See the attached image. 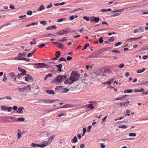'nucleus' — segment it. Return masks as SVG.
Masks as SVG:
<instances>
[{"label":"nucleus","mask_w":148,"mask_h":148,"mask_svg":"<svg viewBox=\"0 0 148 148\" xmlns=\"http://www.w3.org/2000/svg\"><path fill=\"white\" fill-rule=\"evenodd\" d=\"M79 77L78 74L74 71H73L72 72L70 78H67L64 81V83L65 84H71L74 82L76 81Z\"/></svg>","instance_id":"obj_1"},{"label":"nucleus","mask_w":148,"mask_h":148,"mask_svg":"<svg viewBox=\"0 0 148 148\" xmlns=\"http://www.w3.org/2000/svg\"><path fill=\"white\" fill-rule=\"evenodd\" d=\"M66 76L64 75H60L57 77L54 80L55 82L60 83L62 82V79L66 78Z\"/></svg>","instance_id":"obj_2"},{"label":"nucleus","mask_w":148,"mask_h":148,"mask_svg":"<svg viewBox=\"0 0 148 148\" xmlns=\"http://www.w3.org/2000/svg\"><path fill=\"white\" fill-rule=\"evenodd\" d=\"M47 66L46 64L44 63H38L34 64V67L36 69H39L44 67Z\"/></svg>","instance_id":"obj_3"},{"label":"nucleus","mask_w":148,"mask_h":148,"mask_svg":"<svg viewBox=\"0 0 148 148\" xmlns=\"http://www.w3.org/2000/svg\"><path fill=\"white\" fill-rule=\"evenodd\" d=\"M130 103L129 101H122L119 103V106L121 107L124 106V107L127 106Z\"/></svg>","instance_id":"obj_4"},{"label":"nucleus","mask_w":148,"mask_h":148,"mask_svg":"<svg viewBox=\"0 0 148 148\" xmlns=\"http://www.w3.org/2000/svg\"><path fill=\"white\" fill-rule=\"evenodd\" d=\"M100 20L99 17H93L91 18L90 21L91 22H95L96 23H98Z\"/></svg>","instance_id":"obj_5"},{"label":"nucleus","mask_w":148,"mask_h":148,"mask_svg":"<svg viewBox=\"0 0 148 148\" xmlns=\"http://www.w3.org/2000/svg\"><path fill=\"white\" fill-rule=\"evenodd\" d=\"M8 74L9 75L10 77L12 79H14L16 82H17L16 80V76L13 73L11 72L9 73Z\"/></svg>","instance_id":"obj_6"},{"label":"nucleus","mask_w":148,"mask_h":148,"mask_svg":"<svg viewBox=\"0 0 148 148\" xmlns=\"http://www.w3.org/2000/svg\"><path fill=\"white\" fill-rule=\"evenodd\" d=\"M26 76L25 77V80L27 82H29L31 81H32L33 80V79L32 78V77L31 76L29 75H26Z\"/></svg>","instance_id":"obj_7"},{"label":"nucleus","mask_w":148,"mask_h":148,"mask_svg":"<svg viewBox=\"0 0 148 148\" xmlns=\"http://www.w3.org/2000/svg\"><path fill=\"white\" fill-rule=\"evenodd\" d=\"M142 37V36L139 37H138L134 38H128V39H127V40H126V41H129L130 42H132L134 41L136 39H139Z\"/></svg>","instance_id":"obj_8"},{"label":"nucleus","mask_w":148,"mask_h":148,"mask_svg":"<svg viewBox=\"0 0 148 148\" xmlns=\"http://www.w3.org/2000/svg\"><path fill=\"white\" fill-rule=\"evenodd\" d=\"M23 89L26 91H30L31 90L30 85H29L25 86L23 88Z\"/></svg>","instance_id":"obj_9"},{"label":"nucleus","mask_w":148,"mask_h":148,"mask_svg":"<svg viewBox=\"0 0 148 148\" xmlns=\"http://www.w3.org/2000/svg\"><path fill=\"white\" fill-rule=\"evenodd\" d=\"M24 108L23 107H19L18 109L16 110L17 112L18 113H23Z\"/></svg>","instance_id":"obj_10"},{"label":"nucleus","mask_w":148,"mask_h":148,"mask_svg":"<svg viewBox=\"0 0 148 148\" xmlns=\"http://www.w3.org/2000/svg\"><path fill=\"white\" fill-rule=\"evenodd\" d=\"M41 147H43L47 145L48 142L47 141H44L40 143Z\"/></svg>","instance_id":"obj_11"},{"label":"nucleus","mask_w":148,"mask_h":148,"mask_svg":"<svg viewBox=\"0 0 148 148\" xmlns=\"http://www.w3.org/2000/svg\"><path fill=\"white\" fill-rule=\"evenodd\" d=\"M57 27L56 25L51 26L47 27L46 28V30H51L52 29H56Z\"/></svg>","instance_id":"obj_12"},{"label":"nucleus","mask_w":148,"mask_h":148,"mask_svg":"<svg viewBox=\"0 0 148 148\" xmlns=\"http://www.w3.org/2000/svg\"><path fill=\"white\" fill-rule=\"evenodd\" d=\"M92 103L88 104L86 105V107L89 108H90V110H92L95 108V107L92 106Z\"/></svg>","instance_id":"obj_13"},{"label":"nucleus","mask_w":148,"mask_h":148,"mask_svg":"<svg viewBox=\"0 0 148 148\" xmlns=\"http://www.w3.org/2000/svg\"><path fill=\"white\" fill-rule=\"evenodd\" d=\"M56 66L58 69L57 70L58 71L60 72L62 71L61 69L62 67V65L61 64L56 65Z\"/></svg>","instance_id":"obj_14"},{"label":"nucleus","mask_w":148,"mask_h":148,"mask_svg":"<svg viewBox=\"0 0 148 148\" xmlns=\"http://www.w3.org/2000/svg\"><path fill=\"white\" fill-rule=\"evenodd\" d=\"M45 91L46 92L48 93L49 95H53L55 94L54 91L53 90H46Z\"/></svg>","instance_id":"obj_15"},{"label":"nucleus","mask_w":148,"mask_h":148,"mask_svg":"<svg viewBox=\"0 0 148 148\" xmlns=\"http://www.w3.org/2000/svg\"><path fill=\"white\" fill-rule=\"evenodd\" d=\"M103 71V70H99L98 71V75H102L103 76H106V75L105 74H104Z\"/></svg>","instance_id":"obj_16"},{"label":"nucleus","mask_w":148,"mask_h":148,"mask_svg":"<svg viewBox=\"0 0 148 148\" xmlns=\"http://www.w3.org/2000/svg\"><path fill=\"white\" fill-rule=\"evenodd\" d=\"M58 35H61L64 34L63 29H61L60 30L59 32L56 33Z\"/></svg>","instance_id":"obj_17"},{"label":"nucleus","mask_w":148,"mask_h":148,"mask_svg":"<svg viewBox=\"0 0 148 148\" xmlns=\"http://www.w3.org/2000/svg\"><path fill=\"white\" fill-rule=\"evenodd\" d=\"M45 7L43 5H41L37 9L38 11H41L45 9Z\"/></svg>","instance_id":"obj_18"},{"label":"nucleus","mask_w":148,"mask_h":148,"mask_svg":"<svg viewBox=\"0 0 148 148\" xmlns=\"http://www.w3.org/2000/svg\"><path fill=\"white\" fill-rule=\"evenodd\" d=\"M103 72L105 73H109L110 71V70L108 68H106L102 70Z\"/></svg>","instance_id":"obj_19"},{"label":"nucleus","mask_w":148,"mask_h":148,"mask_svg":"<svg viewBox=\"0 0 148 148\" xmlns=\"http://www.w3.org/2000/svg\"><path fill=\"white\" fill-rule=\"evenodd\" d=\"M77 141L78 140L76 136H75L71 140V142L72 143H76V142H77Z\"/></svg>","instance_id":"obj_20"},{"label":"nucleus","mask_w":148,"mask_h":148,"mask_svg":"<svg viewBox=\"0 0 148 148\" xmlns=\"http://www.w3.org/2000/svg\"><path fill=\"white\" fill-rule=\"evenodd\" d=\"M17 138H19L21 136V131L19 130L18 129L17 131Z\"/></svg>","instance_id":"obj_21"},{"label":"nucleus","mask_w":148,"mask_h":148,"mask_svg":"<svg viewBox=\"0 0 148 148\" xmlns=\"http://www.w3.org/2000/svg\"><path fill=\"white\" fill-rule=\"evenodd\" d=\"M124 10V9H118L114 10H113L112 11V12L113 13V12H123Z\"/></svg>","instance_id":"obj_22"},{"label":"nucleus","mask_w":148,"mask_h":148,"mask_svg":"<svg viewBox=\"0 0 148 148\" xmlns=\"http://www.w3.org/2000/svg\"><path fill=\"white\" fill-rule=\"evenodd\" d=\"M52 76V75L51 73H49L48 75L46 76L44 78L43 80L44 81L46 80L48 77H51Z\"/></svg>","instance_id":"obj_23"},{"label":"nucleus","mask_w":148,"mask_h":148,"mask_svg":"<svg viewBox=\"0 0 148 148\" xmlns=\"http://www.w3.org/2000/svg\"><path fill=\"white\" fill-rule=\"evenodd\" d=\"M133 92V90L132 89H127L125 90L124 92V93H130L132 92Z\"/></svg>","instance_id":"obj_24"},{"label":"nucleus","mask_w":148,"mask_h":148,"mask_svg":"<svg viewBox=\"0 0 148 148\" xmlns=\"http://www.w3.org/2000/svg\"><path fill=\"white\" fill-rule=\"evenodd\" d=\"M66 18H60V19H58V20H57V22H61L63 21H65L66 20Z\"/></svg>","instance_id":"obj_25"},{"label":"nucleus","mask_w":148,"mask_h":148,"mask_svg":"<svg viewBox=\"0 0 148 148\" xmlns=\"http://www.w3.org/2000/svg\"><path fill=\"white\" fill-rule=\"evenodd\" d=\"M95 57V54L94 53L90 54L88 57V58H93Z\"/></svg>","instance_id":"obj_26"},{"label":"nucleus","mask_w":148,"mask_h":148,"mask_svg":"<svg viewBox=\"0 0 148 148\" xmlns=\"http://www.w3.org/2000/svg\"><path fill=\"white\" fill-rule=\"evenodd\" d=\"M145 70V68H143L142 69V70H137V72L138 73H141L144 71Z\"/></svg>","instance_id":"obj_27"},{"label":"nucleus","mask_w":148,"mask_h":148,"mask_svg":"<svg viewBox=\"0 0 148 148\" xmlns=\"http://www.w3.org/2000/svg\"><path fill=\"white\" fill-rule=\"evenodd\" d=\"M36 50V49H35L33 51L32 53H29L27 55V57L29 58L32 56L33 54L34 53Z\"/></svg>","instance_id":"obj_28"},{"label":"nucleus","mask_w":148,"mask_h":148,"mask_svg":"<svg viewBox=\"0 0 148 148\" xmlns=\"http://www.w3.org/2000/svg\"><path fill=\"white\" fill-rule=\"evenodd\" d=\"M56 56L58 57V58L60 56V51H57L55 54Z\"/></svg>","instance_id":"obj_29"},{"label":"nucleus","mask_w":148,"mask_h":148,"mask_svg":"<svg viewBox=\"0 0 148 148\" xmlns=\"http://www.w3.org/2000/svg\"><path fill=\"white\" fill-rule=\"evenodd\" d=\"M67 37H64L62 38L63 39L58 40V41L61 42H64L66 40H67V39H66Z\"/></svg>","instance_id":"obj_30"},{"label":"nucleus","mask_w":148,"mask_h":148,"mask_svg":"<svg viewBox=\"0 0 148 148\" xmlns=\"http://www.w3.org/2000/svg\"><path fill=\"white\" fill-rule=\"evenodd\" d=\"M17 121H24L25 120L24 119L23 117L18 118L17 119Z\"/></svg>","instance_id":"obj_31"},{"label":"nucleus","mask_w":148,"mask_h":148,"mask_svg":"<svg viewBox=\"0 0 148 148\" xmlns=\"http://www.w3.org/2000/svg\"><path fill=\"white\" fill-rule=\"evenodd\" d=\"M21 72L22 73L21 74L22 75H26V74H25V73L26 72V71L25 70L23 69V70H22Z\"/></svg>","instance_id":"obj_32"},{"label":"nucleus","mask_w":148,"mask_h":148,"mask_svg":"<svg viewBox=\"0 0 148 148\" xmlns=\"http://www.w3.org/2000/svg\"><path fill=\"white\" fill-rule=\"evenodd\" d=\"M69 106V105L66 104V105H64V106H63L62 107H60L57 108L56 109H58L59 108H67V107H70V106Z\"/></svg>","instance_id":"obj_33"},{"label":"nucleus","mask_w":148,"mask_h":148,"mask_svg":"<svg viewBox=\"0 0 148 148\" xmlns=\"http://www.w3.org/2000/svg\"><path fill=\"white\" fill-rule=\"evenodd\" d=\"M99 42L100 43H102L103 42V38L102 36L99 39Z\"/></svg>","instance_id":"obj_34"},{"label":"nucleus","mask_w":148,"mask_h":148,"mask_svg":"<svg viewBox=\"0 0 148 148\" xmlns=\"http://www.w3.org/2000/svg\"><path fill=\"white\" fill-rule=\"evenodd\" d=\"M58 61L59 62H61L62 61H64L65 62H66V60L63 57H61L59 59Z\"/></svg>","instance_id":"obj_35"},{"label":"nucleus","mask_w":148,"mask_h":148,"mask_svg":"<svg viewBox=\"0 0 148 148\" xmlns=\"http://www.w3.org/2000/svg\"><path fill=\"white\" fill-rule=\"evenodd\" d=\"M56 33H54L53 34L50 33L48 34L47 35H46V36H56Z\"/></svg>","instance_id":"obj_36"},{"label":"nucleus","mask_w":148,"mask_h":148,"mask_svg":"<svg viewBox=\"0 0 148 148\" xmlns=\"http://www.w3.org/2000/svg\"><path fill=\"white\" fill-rule=\"evenodd\" d=\"M136 134L135 133H131L129 134V136H133L135 137L136 136Z\"/></svg>","instance_id":"obj_37"},{"label":"nucleus","mask_w":148,"mask_h":148,"mask_svg":"<svg viewBox=\"0 0 148 148\" xmlns=\"http://www.w3.org/2000/svg\"><path fill=\"white\" fill-rule=\"evenodd\" d=\"M26 16L25 15L23 16H21L18 17V18H21L22 19H23L26 18Z\"/></svg>","instance_id":"obj_38"},{"label":"nucleus","mask_w":148,"mask_h":148,"mask_svg":"<svg viewBox=\"0 0 148 148\" xmlns=\"http://www.w3.org/2000/svg\"><path fill=\"white\" fill-rule=\"evenodd\" d=\"M26 13L28 15H31L32 14V12L31 10H28L27 11Z\"/></svg>","instance_id":"obj_39"},{"label":"nucleus","mask_w":148,"mask_h":148,"mask_svg":"<svg viewBox=\"0 0 148 148\" xmlns=\"http://www.w3.org/2000/svg\"><path fill=\"white\" fill-rule=\"evenodd\" d=\"M58 47L59 48L62 49H63L64 48L63 44L62 43H60L58 44Z\"/></svg>","instance_id":"obj_40"},{"label":"nucleus","mask_w":148,"mask_h":148,"mask_svg":"<svg viewBox=\"0 0 148 148\" xmlns=\"http://www.w3.org/2000/svg\"><path fill=\"white\" fill-rule=\"evenodd\" d=\"M114 37H112L110 38L108 40V41L109 42H112L114 41Z\"/></svg>","instance_id":"obj_41"},{"label":"nucleus","mask_w":148,"mask_h":148,"mask_svg":"<svg viewBox=\"0 0 148 148\" xmlns=\"http://www.w3.org/2000/svg\"><path fill=\"white\" fill-rule=\"evenodd\" d=\"M55 137V136L53 135L51 137H49V142H51L52 140Z\"/></svg>","instance_id":"obj_42"},{"label":"nucleus","mask_w":148,"mask_h":148,"mask_svg":"<svg viewBox=\"0 0 148 148\" xmlns=\"http://www.w3.org/2000/svg\"><path fill=\"white\" fill-rule=\"evenodd\" d=\"M127 127V126H126V125H123L122 126H119V128H122L123 129V128H126Z\"/></svg>","instance_id":"obj_43"},{"label":"nucleus","mask_w":148,"mask_h":148,"mask_svg":"<svg viewBox=\"0 0 148 148\" xmlns=\"http://www.w3.org/2000/svg\"><path fill=\"white\" fill-rule=\"evenodd\" d=\"M10 24H9V23H7L6 24H3V25L0 26V29H2V28H3V27H4L6 26H7Z\"/></svg>","instance_id":"obj_44"},{"label":"nucleus","mask_w":148,"mask_h":148,"mask_svg":"<svg viewBox=\"0 0 148 148\" xmlns=\"http://www.w3.org/2000/svg\"><path fill=\"white\" fill-rule=\"evenodd\" d=\"M10 24H9V23H7L6 24H3V25L0 26V29H2V28H3V27H4L6 26H7Z\"/></svg>","instance_id":"obj_45"},{"label":"nucleus","mask_w":148,"mask_h":148,"mask_svg":"<svg viewBox=\"0 0 148 148\" xmlns=\"http://www.w3.org/2000/svg\"><path fill=\"white\" fill-rule=\"evenodd\" d=\"M66 114L65 113H63L58 115L57 116L58 117H60L62 116H66Z\"/></svg>","instance_id":"obj_46"},{"label":"nucleus","mask_w":148,"mask_h":148,"mask_svg":"<svg viewBox=\"0 0 148 148\" xmlns=\"http://www.w3.org/2000/svg\"><path fill=\"white\" fill-rule=\"evenodd\" d=\"M83 18L84 19V20H86L87 21H88L89 20V18L88 17V16H84L83 17Z\"/></svg>","instance_id":"obj_47"},{"label":"nucleus","mask_w":148,"mask_h":148,"mask_svg":"<svg viewBox=\"0 0 148 148\" xmlns=\"http://www.w3.org/2000/svg\"><path fill=\"white\" fill-rule=\"evenodd\" d=\"M111 51L113 52H115L116 53H120V51L118 50H111Z\"/></svg>","instance_id":"obj_48"},{"label":"nucleus","mask_w":148,"mask_h":148,"mask_svg":"<svg viewBox=\"0 0 148 148\" xmlns=\"http://www.w3.org/2000/svg\"><path fill=\"white\" fill-rule=\"evenodd\" d=\"M58 100L57 99H55V100H50L49 99V103H53L54 102L56 101H58Z\"/></svg>","instance_id":"obj_49"},{"label":"nucleus","mask_w":148,"mask_h":148,"mask_svg":"<svg viewBox=\"0 0 148 148\" xmlns=\"http://www.w3.org/2000/svg\"><path fill=\"white\" fill-rule=\"evenodd\" d=\"M125 66V65L124 64L121 63L120 64L119 66V67L120 68H122L124 67Z\"/></svg>","instance_id":"obj_50"},{"label":"nucleus","mask_w":148,"mask_h":148,"mask_svg":"<svg viewBox=\"0 0 148 148\" xmlns=\"http://www.w3.org/2000/svg\"><path fill=\"white\" fill-rule=\"evenodd\" d=\"M45 46V45L44 43H42V44H41V45H40L38 46V47L39 48H42V47H44Z\"/></svg>","instance_id":"obj_51"},{"label":"nucleus","mask_w":148,"mask_h":148,"mask_svg":"<svg viewBox=\"0 0 148 148\" xmlns=\"http://www.w3.org/2000/svg\"><path fill=\"white\" fill-rule=\"evenodd\" d=\"M20 60H24L27 61H29V59H26L25 58H21Z\"/></svg>","instance_id":"obj_52"},{"label":"nucleus","mask_w":148,"mask_h":148,"mask_svg":"<svg viewBox=\"0 0 148 148\" xmlns=\"http://www.w3.org/2000/svg\"><path fill=\"white\" fill-rule=\"evenodd\" d=\"M1 109H3L4 110H6L7 108V107L4 106H1Z\"/></svg>","instance_id":"obj_53"},{"label":"nucleus","mask_w":148,"mask_h":148,"mask_svg":"<svg viewBox=\"0 0 148 148\" xmlns=\"http://www.w3.org/2000/svg\"><path fill=\"white\" fill-rule=\"evenodd\" d=\"M130 110H127L126 111V112L127 114H125V116H127V115H128V116H129L130 115V114H129V113H130Z\"/></svg>","instance_id":"obj_54"},{"label":"nucleus","mask_w":148,"mask_h":148,"mask_svg":"<svg viewBox=\"0 0 148 148\" xmlns=\"http://www.w3.org/2000/svg\"><path fill=\"white\" fill-rule=\"evenodd\" d=\"M121 13H115L113 15H112V16L113 17H114L115 16H118L119 15L121 14Z\"/></svg>","instance_id":"obj_55"},{"label":"nucleus","mask_w":148,"mask_h":148,"mask_svg":"<svg viewBox=\"0 0 148 148\" xmlns=\"http://www.w3.org/2000/svg\"><path fill=\"white\" fill-rule=\"evenodd\" d=\"M111 81H107V82H104L103 84H108L109 85H110V84L111 83Z\"/></svg>","instance_id":"obj_56"},{"label":"nucleus","mask_w":148,"mask_h":148,"mask_svg":"<svg viewBox=\"0 0 148 148\" xmlns=\"http://www.w3.org/2000/svg\"><path fill=\"white\" fill-rule=\"evenodd\" d=\"M89 46V44L88 43L86 44L84 46V49H86Z\"/></svg>","instance_id":"obj_57"},{"label":"nucleus","mask_w":148,"mask_h":148,"mask_svg":"<svg viewBox=\"0 0 148 148\" xmlns=\"http://www.w3.org/2000/svg\"><path fill=\"white\" fill-rule=\"evenodd\" d=\"M8 112H10L12 110V108L11 107H7V109Z\"/></svg>","instance_id":"obj_58"},{"label":"nucleus","mask_w":148,"mask_h":148,"mask_svg":"<svg viewBox=\"0 0 148 148\" xmlns=\"http://www.w3.org/2000/svg\"><path fill=\"white\" fill-rule=\"evenodd\" d=\"M40 23L43 25H45L46 24V22L45 21H41L40 22Z\"/></svg>","instance_id":"obj_59"},{"label":"nucleus","mask_w":148,"mask_h":148,"mask_svg":"<svg viewBox=\"0 0 148 148\" xmlns=\"http://www.w3.org/2000/svg\"><path fill=\"white\" fill-rule=\"evenodd\" d=\"M53 6L52 4L51 3H50L49 5L47 6V8L48 9H49L51 7Z\"/></svg>","instance_id":"obj_60"},{"label":"nucleus","mask_w":148,"mask_h":148,"mask_svg":"<svg viewBox=\"0 0 148 148\" xmlns=\"http://www.w3.org/2000/svg\"><path fill=\"white\" fill-rule=\"evenodd\" d=\"M92 126H89L88 127V128H87V132H90V130H91V129L92 128Z\"/></svg>","instance_id":"obj_61"},{"label":"nucleus","mask_w":148,"mask_h":148,"mask_svg":"<svg viewBox=\"0 0 148 148\" xmlns=\"http://www.w3.org/2000/svg\"><path fill=\"white\" fill-rule=\"evenodd\" d=\"M44 102L45 103H49V99H44Z\"/></svg>","instance_id":"obj_62"},{"label":"nucleus","mask_w":148,"mask_h":148,"mask_svg":"<svg viewBox=\"0 0 148 148\" xmlns=\"http://www.w3.org/2000/svg\"><path fill=\"white\" fill-rule=\"evenodd\" d=\"M5 99H8L9 100H11L12 99V98L10 96H7L5 97Z\"/></svg>","instance_id":"obj_63"},{"label":"nucleus","mask_w":148,"mask_h":148,"mask_svg":"<svg viewBox=\"0 0 148 148\" xmlns=\"http://www.w3.org/2000/svg\"><path fill=\"white\" fill-rule=\"evenodd\" d=\"M122 44V43L121 42H118L115 45V46H117L119 45H120Z\"/></svg>","instance_id":"obj_64"}]
</instances>
